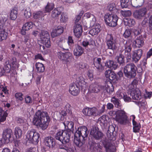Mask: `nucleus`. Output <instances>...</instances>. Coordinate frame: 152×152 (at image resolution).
<instances>
[{"instance_id": "13", "label": "nucleus", "mask_w": 152, "mask_h": 152, "mask_svg": "<svg viewBox=\"0 0 152 152\" xmlns=\"http://www.w3.org/2000/svg\"><path fill=\"white\" fill-rule=\"evenodd\" d=\"M124 49L123 50L124 51V54L127 60V62H129L131 60L132 58L131 51L132 48L131 44L127 41L124 44Z\"/></svg>"}, {"instance_id": "36", "label": "nucleus", "mask_w": 152, "mask_h": 152, "mask_svg": "<svg viewBox=\"0 0 152 152\" xmlns=\"http://www.w3.org/2000/svg\"><path fill=\"white\" fill-rule=\"evenodd\" d=\"M111 102L114 104L115 107L119 109L121 108V104L120 101L115 96L113 97L111 99Z\"/></svg>"}, {"instance_id": "37", "label": "nucleus", "mask_w": 152, "mask_h": 152, "mask_svg": "<svg viewBox=\"0 0 152 152\" xmlns=\"http://www.w3.org/2000/svg\"><path fill=\"white\" fill-rule=\"evenodd\" d=\"M35 66L38 73H41L44 71L45 67L42 64L39 62L37 63L36 64Z\"/></svg>"}, {"instance_id": "4", "label": "nucleus", "mask_w": 152, "mask_h": 152, "mask_svg": "<svg viewBox=\"0 0 152 152\" xmlns=\"http://www.w3.org/2000/svg\"><path fill=\"white\" fill-rule=\"evenodd\" d=\"M137 70V67L134 63L128 64L124 68L125 76L129 79L134 78L136 75Z\"/></svg>"}, {"instance_id": "52", "label": "nucleus", "mask_w": 152, "mask_h": 152, "mask_svg": "<svg viewBox=\"0 0 152 152\" xmlns=\"http://www.w3.org/2000/svg\"><path fill=\"white\" fill-rule=\"evenodd\" d=\"M24 15L27 18H29L31 16V10L29 7H28L25 9L24 12Z\"/></svg>"}, {"instance_id": "51", "label": "nucleus", "mask_w": 152, "mask_h": 152, "mask_svg": "<svg viewBox=\"0 0 152 152\" xmlns=\"http://www.w3.org/2000/svg\"><path fill=\"white\" fill-rule=\"evenodd\" d=\"M11 65L9 63V61L7 60L6 61L4 68L5 70L7 73H9L10 72Z\"/></svg>"}, {"instance_id": "26", "label": "nucleus", "mask_w": 152, "mask_h": 152, "mask_svg": "<svg viewBox=\"0 0 152 152\" xmlns=\"http://www.w3.org/2000/svg\"><path fill=\"white\" fill-rule=\"evenodd\" d=\"M77 84L79 86H80L82 89L85 90L87 85L84 80V78L81 76L77 78L76 84Z\"/></svg>"}, {"instance_id": "56", "label": "nucleus", "mask_w": 152, "mask_h": 152, "mask_svg": "<svg viewBox=\"0 0 152 152\" xmlns=\"http://www.w3.org/2000/svg\"><path fill=\"white\" fill-rule=\"evenodd\" d=\"M65 109L69 115H72V113L70 104L68 103H66L65 106Z\"/></svg>"}, {"instance_id": "33", "label": "nucleus", "mask_w": 152, "mask_h": 152, "mask_svg": "<svg viewBox=\"0 0 152 152\" xmlns=\"http://www.w3.org/2000/svg\"><path fill=\"white\" fill-rule=\"evenodd\" d=\"M144 2V0H132L131 4L132 6L136 8L142 6Z\"/></svg>"}, {"instance_id": "16", "label": "nucleus", "mask_w": 152, "mask_h": 152, "mask_svg": "<svg viewBox=\"0 0 152 152\" xmlns=\"http://www.w3.org/2000/svg\"><path fill=\"white\" fill-rule=\"evenodd\" d=\"M147 12V9L146 8H142L136 10L134 13V17L138 19H142L145 16Z\"/></svg>"}, {"instance_id": "8", "label": "nucleus", "mask_w": 152, "mask_h": 152, "mask_svg": "<svg viewBox=\"0 0 152 152\" xmlns=\"http://www.w3.org/2000/svg\"><path fill=\"white\" fill-rule=\"evenodd\" d=\"M115 120L121 124L125 125L129 123L128 117L124 111H118L116 116Z\"/></svg>"}, {"instance_id": "40", "label": "nucleus", "mask_w": 152, "mask_h": 152, "mask_svg": "<svg viewBox=\"0 0 152 152\" xmlns=\"http://www.w3.org/2000/svg\"><path fill=\"white\" fill-rule=\"evenodd\" d=\"M22 134V131L20 127H16L15 129L14 134L16 138L18 139L20 138Z\"/></svg>"}, {"instance_id": "7", "label": "nucleus", "mask_w": 152, "mask_h": 152, "mask_svg": "<svg viewBox=\"0 0 152 152\" xmlns=\"http://www.w3.org/2000/svg\"><path fill=\"white\" fill-rule=\"evenodd\" d=\"M39 137V134L33 130L28 131L26 135V138L29 142L34 144L38 143Z\"/></svg>"}, {"instance_id": "45", "label": "nucleus", "mask_w": 152, "mask_h": 152, "mask_svg": "<svg viewBox=\"0 0 152 152\" xmlns=\"http://www.w3.org/2000/svg\"><path fill=\"white\" fill-rule=\"evenodd\" d=\"M120 97L123 98L124 101L126 102H129L131 101V98L127 95L123 93H120Z\"/></svg>"}, {"instance_id": "18", "label": "nucleus", "mask_w": 152, "mask_h": 152, "mask_svg": "<svg viewBox=\"0 0 152 152\" xmlns=\"http://www.w3.org/2000/svg\"><path fill=\"white\" fill-rule=\"evenodd\" d=\"M93 65L99 72L102 71L104 67L102 65V59L100 58L95 57L93 59Z\"/></svg>"}, {"instance_id": "38", "label": "nucleus", "mask_w": 152, "mask_h": 152, "mask_svg": "<svg viewBox=\"0 0 152 152\" xmlns=\"http://www.w3.org/2000/svg\"><path fill=\"white\" fill-rule=\"evenodd\" d=\"M18 11L15 9L11 10L10 14V19L13 20H15L17 17Z\"/></svg>"}, {"instance_id": "42", "label": "nucleus", "mask_w": 152, "mask_h": 152, "mask_svg": "<svg viewBox=\"0 0 152 152\" xmlns=\"http://www.w3.org/2000/svg\"><path fill=\"white\" fill-rule=\"evenodd\" d=\"M132 124L133 126V132L135 133L139 132L141 127L140 124L136 122L132 123Z\"/></svg>"}, {"instance_id": "25", "label": "nucleus", "mask_w": 152, "mask_h": 152, "mask_svg": "<svg viewBox=\"0 0 152 152\" xmlns=\"http://www.w3.org/2000/svg\"><path fill=\"white\" fill-rule=\"evenodd\" d=\"M103 144L105 148L106 152H115L116 151L115 146L111 143L104 141Z\"/></svg>"}, {"instance_id": "32", "label": "nucleus", "mask_w": 152, "mask_h": 152, "mask_svg": "<svg viewBox=\"0 0 152 152\" xmlns=\"http://www.w3.org/2000/svg\"><path fill=\"white\" fill-rule=\"evenodd\" d=\"M115 130V128L112 125L109 126L107 134V136L109 139L113 140L115 139L114 137H113V133Z\"/></svg>"}, {"instance_id": "17", "label": "nucleus", "mask_w": 152, "mask_h": 152, "mask_svg": "<svg viewBox=\"0 0 152 152\" xmlns=\"http://www.w3.org/2000/svg\"><path fill=\"white\" fill-rule=\"evenodd\" d=\"M143 51L140 49L133 51L132 58L133 61L137 63L140 60Z\"/></svg>"}, {"instance_id": "22", "label": "nucleus", "mask_w": 152, "mask_h": 152, "mask_svg": "<svg viewBox=\"0 0 152 152\" xmlns=\"http://www.w3.org/2000/svg\"><path fill=\"white\" fill-rule=\"evenodd\" d=\"M63 123L65 126V129L64 130L67 131L68 133L71 136V133L74 130L73 123L72 121H65Z\"/></svg>"}, {"instance_id": "41", "label": "nucleus", "mask_w": 152, "mask_h": 152, "mask_svg": "<svg viewBox=\"0 0 152 152\" xmlns=\"http://www.w3.org/2000/svg\"><path fill=\"white\" fill-rule=\"evenodd\" d=\"M84 16L87 18H91L92 19L91 20V23H92V24H94L96 21V18L95 16L90 12H88L85 13Z\"/></svg>"}, {"instance_id": "35", "label": "nucleus", "mask_w": 152, "mask_h": 152, "mask_svg": "<svg viewBox=\"0 0 152 152\" xmlns=\"http://www.w3.org/2000/svg\"><path fill=\"white\" fill-rule=\"evenodd\" d=\"M94 41L93 39L89 37L88 38L85 39L82 42V45L84 47H86L89 45L91 46L94 43Z\"/></svg>"}, {"instance_id": "39", "label": "nucleus", "mask_w": 152, "mask_h": 152, "mask_svg": "<svg viewBox=\"0 0 152 152\" xmlns=\"http://www.w3.org/2000/svg\"><path fill=\"white\" fill-rule=\"evenodd\" d=\"M44 11H39L34 14V17L35 19L42 18L45 15Z\"/></svg>"}, {"instance_id": "64", "label": "nucleus", "mask_w": 152, "mask_h": 152, "mask_svg": "<svg viewBox=\"0 0 152 152\" xmlns=\"http://www.w3.org/2000/svg\"><path fill=\"white\" fill-rule=\"evenodd\" d=\"M12 67L14 68H18V66L17 64V62L16 61V59L12 58Z\"/></svg>"}, {"instance_id": "59", "label": "nucleus", "mask_w": 152, "mask_h": 152, "mask_svg": "<svg viewBox=\"0 0 152 152\" xmlns=\"http://www.w3.org/2000/svg\"><path fill=\"white\" fill-rule=\"evenodd\" d=\"M121 13L123 16L126 17L130 16L132 14V12L130 10H126L123 11L121 10Z\"/></svg>"}, {"instance_id": "20", "label": "nucleus", "mask_w": 152, "mask_h": 152, "mask_svg": "<svg viewBox=\"0 0 152 152\" xmlns=\"http://www.w3.org/2000/svg\"><path fill=\"white\" fill-rule=\"evenodd\" d=\"M44 142L49 148H54L56 145L55 139L51 137H46L44 140Z\"/></svg>"}, {"instance_id": "21", "label": "nucleus", "mask_w": 152, "mask_h": 152, "mask_svg": "<svg viewBox=\"0 0 152 152\" xmlns=\"http://www.w3.org/2000/svg\"><path fill=\"white\" fill-rule=\"evenodd\" d=\"M69 91L72 95L76 96L80 93V89L77 84L74 83L70 86Z\"/></svg>"}, {"instance_id": "43", "label": "nucleus", "mask_w": 152, "mask_h": 152, "mask_svg": "<svg viewBox=\"0 0 152 152\" xmlns=\"http://www.w3.org/2000/svg\"><path fill=\"white\" fill-rule=\"evenodd\" d=\"M61 12L58 10V8L55 9L52 12V17L55 19L57 18L58 16L61 14Z\"/></svg>"}, {"instance_id": "44", "label": "nucleus", "mask_w": 152, "mask_h": 152, "mask_svg": "<svg viewBox=\"0 0 152 152\" xmlns=\"http://www.w3.org/2000/svg\"><path fill=\"white\" fill-rule=\"evenodd\" d=\"M33 26V24L32 22H27L23 25V30H25L26 31H28L32 28Z\"/></svg>"}, {"instance_id": "55", "label": "nucleus", "mask_w": 152, "mask_h": 152, "mask_svg": "<svg viewBox=\"0 0 152 152\" xmlns=\"http://www.w3.org/2000/svg\"><path fill=\"white\" fill-rule=\"evenodd\" d=\"M131 30L129 28L127 29L125 31L123 34V36L125 38H127L131 37Z\"/></svg>"}, {"instance_id": "12", "label": "nucleus", "mask_w": 152, "mask_h": 152, "mask_svg": "<svg viewBox=\"0 0 152 152\" xmlns=\"http://www.w3.org/2000/svg\"><path fill=\"white\" fill-rule=\"evenodd\" d=\"M12 135V132L11 129H7L4 130L3 132L1 141H0V145L1 142L4 143L9 142Z\"/></svg>"}, {"instance_id": "50", "label": "nucleus", "mask_w": 152, "mask_h": 152, "mask_svg": "<svg viewBox=\"0 0 152 152\" xmlns=\"http://www.w3.org/2000/svg\"><path fill=\"white\" fill-rule=\"evenodd\" d=\"M60 17V20L61 22L65 23L68 20L67 16L64 12L61 13Z\"/></svg>"}, {"instance_id": "1", "label": "nucleus", "mask_w": 152, "mask_h": 152, "mask_svg": "<svg viewBox=\"0 0 152 152\" xmlns=\"http://www.w3.org/2000/svg\"><path fill=\"white\" fill-rule=\"evenodd\" d=\"M50 118L46 112L39 110L35 113L32 122L34 125L39 126L42 130L48 127Z\"/></svg>"}, {"instance_id": "28", "label": "nucleus", "mask_w": 152, "mask_h": 152, "mask_svg": "<svg viewBox=\"0 0 152 152\" xmlns=\"http://www.w3.org/2000/svg\"><path fill=\"white\" fill-rule=\"evenodd\" d=\"M144 44L143 38L142 35L139 36L137 38L134 42V44L137 48L142 47Z\"/></svg>"}, {"instance_id": "2", "label": "nucleus", "mask_w": 152, "mask_h": 152, "mask_svg": "<svg viewBox=\"0 0 152 152\" xmlns=\"http://www.w3.org/2000/svg\"><path fill=\"white\" fill-rule=\"evenodd\" d=\"M70 136L68 132L64 130H60L56 133L55 135V138L62 143V144L59 146V148L67 151L71 149L69 142Z\"/></svg>"}, {"instance_id": "3", "label": "nucleus", "mask_w": 152, "mask_h": 152, "mask_svg": "<svg viewBox=\"0 0 152 152\" xmlns=\"http://www.w3.org/2000/svg\"><path fill=\"white\" fill-rule=\"evenodd\" d=\"M87 128L85 126H81L78 128L75 133L74 142L76 146L80 147L85 143V138L88 134Z\"/></svg>"}, {"instance_id": "24", "label": "nucleus", "mask_w": 152, "mask_h": 152, "mask_svg": "<svg viewBox=\"0 0 152 152\" xmlns=\"http://www.w3.org/2000/svg\"><path fill=\"white\" fill-rule=\"evenodd\" d=\"M82 31V26L79 24L75 23L74 27L73 32L75 36L78 38L80 37Z\"/></svg>"}, {"instance_id": "58", "label": "nucleus", "mask_w": 152, "mask_h": 152, "mask_svg": "<svg viewBox=\"0 0 152 152\" xmlns=\"http://www.w3.org/2000/svg\"><path fill=\"white\" fill-rule=\"evenodd\" d=\"M54 30L55 32H56V34L58 35L62 33L64 31L63 27L60 26H58Z\"/></svg>"}, {"instance_id": "5", "label": "nucleus", "mask_w": 152, "mask_h": 152, "mask_svg": "<svg viewBox=\"0 0 152 152\" xmlns=\"http://www.w3.org/2000/svg\"><path fill=\"white\" fill-rule=\"evenodd\" d=\"M8 16L5 14H0V42L5 40L8 34L5 31L4 25L7 20Z\"/></svg>"}, {"instance_id": "47", "label": "nucleus", "mask_w": 152, "mask_h": 152, "mask_svg": "<svg viewBox=\"0 0 152 152\" xmlns=\"http://www.w3.org/2000/svg\"><path fill=\"white\" fill-rule=\"evenodd\" d=\"M54 6L53 3H48L45 7V10H44L45 13L50 12L53 8Z\"/></svg>"}, {"instance_id": "63", "label": "nucleus", "mask_w": 152, "mask_h": 152, "mask_svg": "<svg viewBox=\"0 0 152 152\" xmlns=\"http://www.w3.org/2000/svg\"><path fill=\"white\" fill-rule=\"evenodd\" d=\"M68 44L69 46H72V48L73 47V46L74 45V42H73V40L72 39V37L69 36L68 38Z\"/></svg>"}, {"instance_id": "11", "label": "nucleus", "mask_w": 152, "mask_h": 152, "mask_svg": "<svg viewBox=\"0 0 152 152\" xmlns=\"http://www.w3.org/2000/svg\"><path fill=\"white\" fill-rule=\"evenodd\" d=\"M58 56L59 59L65 64L69 63L72 58V54L70 52L65 53L60 52L58 53Z\"/></svg>"}, {"instance_id": "19", "label": "nucleus", "mask_w": 152, "mask_h": 152, "mask_svg": "<svg viewBox=\"0 0 152 152\" xmlns=\"http://www.w3.org/2000/svg\"><path fill=\"white\" fill-rule=\"evenodd\" d=\"M130 94L133 99L139 100L141 98V93L138 88L132 90Z\"/></svg>"}, {"instance_id": "6", "label": "nucleus", "mask_w": 152, "mask_h": 152, "mask_svg": "<svg viewBox=\"0 0 152 152\" xmlns=\"http://www.w3.org/2000/svg\"><path fill=\"white\" fill-rule=\"evenodd\" d=\"M117 14H110L107 13L104 16L106 24L110 27H115L117 25L118 18Z\"/></svg>"}, {"instance_id": "49", "label": "nucleus", "mask_w": 152, "mask_h": 152, "mask_svg": "<svg viewBox=\"0 0 152 152\" xmlns=\"http://www.w3.org/2000/svg\"><path fill=\"white\" fill-rule=\"evenodd\" d=\"M97 144V143H96L93 140H90L89 142V145L90 146V148L93 149L95 151L96 150L97 145L96 144Z\"/></svg>"}, {"instance_id": "14", "label": "nucleus", "mask_w": 152, "mask_h": 152, "mask_svg": "<svg viewBox=\"0 0 152 152\" xmlns=\"http://www.w3.org/2000/svg\"><path fill=\"white\" fill-rule=\"evenodd\" d=\"M90 134L96 140L102 139L104 136L103 133L96 127H93L91 129Z\"/></svg>"}, {"instance_id": "31", "label": "nucleus", "mask_w": 152, "mask_h": 152, "mask_svg": "<svg viewBox=\"0 0 152 152\" xmlns=\"http://www.w3.org/2000/svg\"><path fill=\"white\" fill-rule=\"evenodd\" d=\"M105 66L112 69H115L118 67L116 63L113 60H108L105 63Z\"/></svg>"}, {"instance_id": "61", "label": "nucleus", "mask_w": 152, "mask_h": 152, "mask_svg": "<svg viewBox=\"0 0 152 152\" xmlns=\"http://www.w3.org/2000/svg\"><path fill=\"white\" fill-rule=\"evenodd\" d=\"M132 31L133 32L134 35L136 36L140 34L142 32L141 29L138 28L137 29L134 28L133 29Z\"/></svg>"}, {"instance_id": "29", "label": "nucleus", "mask_w": 152, "mask_h": 152, "mask_svg": "<svg viewBox=\"0 0 152 152\" xmlns=\"http://www.w3.org/2000/svg\"><path fill=\"white\" fill-rule=\"evenodd\" d=\"M100 28L101 26L99 24H96L89 31V33L92 36L97 35L101 31Z\"/></svg>"}, {"instance_id": "34", "label": "nucleus", "mask_w": 152, "mask_h": 152, "mask_svg": "<svg viewBox=\"0 0 152 152\" xmlns=\"http://www.w3.org/2000/svg\"><path fill=\"white\" fill-rule=\"evenodd\" d=\"M107 9L110 11H113L114 14H117L118 10L116 9L115 4L114 3H112L108 4Z\"/></svg>"}, {"instance_id": "27", "label": "nucleus", "mask_w": 152, "mask_h": 152, "mask_svg": "<svg viewBox=\"0 0 152 152\" xmlns=\"http://www.w3.org/2000/svg\"><path fill=\"white\" fill-rule=\"evenodd\" d=\"M89 91L91 93H98L100 90V86L96 83H92L90 85Z\"/></svg>"}, {"instance_id": "10", "label": "nucleus", "mask_w": 152, "mask_h": 152, "mask_svg": "<svg viewBox=\"0 0 152 152\" xmlns=\"http://www.w3.org/2000/svg\"><path fill=\"white\" fill-rule=\"evenodd\" d=\"M40 37L42 43L46 47L49 48L50 46V41L48 32L46 31L42 30L40 33Z\"/></svg>"}, {"instance_id": "54", "label": "nucleus", "mask_w": 152, "mask_h": 152, "mask_svg": "<svg viewBox=\"0 0 152 152\" xmlns=\"http://www.w3.org/2000/svg\"><path fill=\"white\" fill-rule=\"evenodd\" d=\"M129 0H121V6L122 8H126L128 7Z\"/></svg>"}, {"instance_id": "60", "label": "nucleus", "mask_w": 152, "mask_h": 152, "mask_svg": "<svg viewBox=\"0 0 152 152\" xmlns=\"http://www.w3.org/2000/svg\"><path fill=\"white\" fill-rule=\"evenodd\" d=\"M112 72V71L110 69L107 70L105 71L104 73L105 76L107 79V80H109L110 76L111 75Z\"/></svg>"}, {"instance_id": "48", "label": "nucleus", "mask_w": 152, "mask_h": 152, "mask_svg": "<svg viewBox=\"0 0 152 152\" xmlns=\"http://www.w3.org/2000/svg\"><path fill=\"white\" fill-rule=\"evenodd\" d=\"M111 82H107L105 83L104 86H100V90H102L104 93H106L105 91L109 87H111Z\"/></svg>"}, {"instance_id": "57", "label": "nucleus", "mask_w": 152, "mask_h": 152, "mask_svg": "<svg viewBox=\"0 0 152 152\" xmlns=\"http://www.w3.org/2000/svg\"><path fill=\"white\" fill-rule=\"evenodd\" d=\"M137 81L135 79H134L133 80L131 84L129 85V87L131 90L134 89V88L137 87Z\"/></svg>"}, {"instance_id": "62", "label": "nucleus", "mask_w": 152, "mask_h": 152, "mask_svg": "<svg viewBox=\"0 0 152 152\" xmlns=\"http://www.w3.org/2000/svg\"><path fill=\"white\" fill-rule=\"evenodd\" d=\"M23 94L20 93H17L15 94V96L16 99L21 101L23 99Z\"/></svg>"}, {"instance_id": "9", "label": "nucleus", "mask_w": 152, "mask_h": 152, "mask_svg": "<svg viewBox=\"0 0 152 152\" xmlns=\"http://www.w3.org/2000/svg\"><path fill=\"white\" fill-rule=\"evenodd\" d=\"M106 43L108 48L115 51L117 49V43L112 34H107L106 38Z\"/></svg>"}, {"instance_id": "46", "label": "nucleus", "mask_w": 152, "mask_h": 152, "mask_svg": "<svg viewBox=\"0 0 152 152\" xmlns=\"http://www.w3.org/2000/svg\"><path fill=\"white\" fill-rule=\"evenodd\" d=\"M116 59L120 65H123L125 64L124 56L121 55H120L116 57Z\"/></svg>"}, {"instance_id": "53", "label": "nucleus", "mask_w": 152, "mask_h": 152, "mask_svg": "<svg viewBox=\"0 0 152 152\" xmlns=\"http://www.w3.org/2000/svg\"><path fill=\"white\" fill-rule=\"evenodd\" d=\"M107 118L108 117L106 115H103L99 119V121L102 124H104L107 122Z\"/></svg>"}, {"instance_id": "30", "label": "nucleus", "mask_w": 152, "mask_h": 152, "mask_svg": "<svg viewBox=\"0 0 152 152\" xmlns=\"http://www.w3.org/2000/svg\"><path fill=\"white\" fill-rule=\"evenodd\" d=\"M124 24L126 26L129 27L133 26L135 24L136 22L134 20L129 18H125L124 19Z\"/></svg>"}, {"instance_id": "23", "label": "nucleus", "mask_w": 152, "mask_h": 152, "mask_svg": "<svg viewBox=\"0 0 152 152\" xmlns=\"http://www.w3.org/2000/svg\"><path fill=\"white\" fill-rule=\"evenodd\" d=\"M74 48L73 54L76 57H79L81 56L84 52V49L78 45H75L73 46Z\"/></svg>"}, {"instance_id": "15", "label": "nucleus", "mask_w": 152, "mask_h": 152, "mask_svg": "<svg viewBox=\"0 0 152 152\" xmlns=\"http://www.w3.org/2000/svg\"><path fill=\"white\" fill-rule=\"evenodd\" d=\"M97 110L98 109L95 107H86L83 110V112L86 115L92 117L98 115Z\"/></svg>"}]
</instances>
